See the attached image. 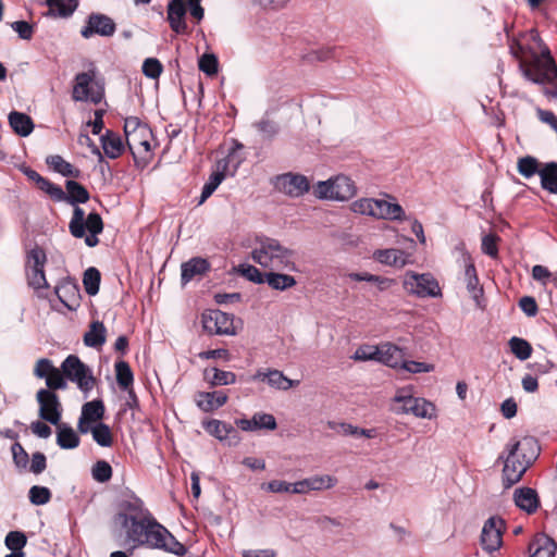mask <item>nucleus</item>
I'll use <instances>...</instances> for the list:
<instances>
[{
	"instance_id": "obj_58",
	"label": "nucleus",
	"mask_w": 557,
	"mask_h": 557,
	"mask_svg": "<svg viewBox=\"0 0 557 557\" xmlns=\"http://www.w3.org/2000/svg\"><path fill=\"white\" fill-rule=\"evenodd\" d=\"M400 369L409 373H425L434 370V364L419 361H406L404 359Z\"/></svg>"
},
{
	"instance_id": "obj_9",
	"label": "nucleus",
	"mask_w": 557,
	"mask_h": 557,
	"mask_svg": "<svg viewBox=\"0 0 557 557\" xmlns=\"http://www.w3.org/2000/svg\"><path fill=\"white\" fill-rule=\"evenodd\" d=\"M150 517L151 513L145 508L143 500L135 495H131L121 500L115 522L125 531H128V528H134L136 523H143L144 520L146 521Z\"/></svg>"
},
{
	"instance_id": "obj_17",
	"label": "nucleus",
	"mask_w": 557,
	"mask_h": 557,
	"mask_svg": "<svg viewBox=\"0 0 557 557\" xmlns=\"http://www.w3.org/2000/svg\"><path fill=\"white\" fill-rule=\"evenodd\" d=\"M116 30L114 21L103 13H90L85 26L81 29L83 38L88 39L95 35L111 37Z\"/></svg>"
},
{
	"instance_id": "obj_23",
	"label": "nucleus",
	"mask_w": 557,
	"mask_h": 557,
	"mask_svg": "<svg viewBox=\"0 0 557 557\" xmlns=\"http://www.w3.org/2000/svg\"><path fill=\"white\" fill-rule=\"evenodd\" d=\"M152 131L149 126H146L139 133L131 136L127 140V147L131 150L134 158H143L151 151Z\"/></svg>"
},
{
	"instance_id": "obj_48",
	"label": "nucleus",
	"mask_w": 557,
	"mask_h": 557,
	"mask_svg": "<svg viewBox=\"0 0 557 557\" xmlns=\"http://www.w3.org/2000/svg\"><path fill=\"white\" fill-rule=\"evenodd\" d=\"M509 346L512 354L520 360H527L532 352L531 345L523 338L512 337L509 341Z\"/></svg>"
},
{
	"instance_id": "obj_47",
	"label": "nucleus",
	"mask_w": 557,
	"mask_h": 557,
	"mask_svg": "<svg viewBox=\"0 0 557 557\" xmlns=\"http://www.w3.org/2000/svg\"><path fill=\"white\" fill-rule=\"evenodd\" d=\"M518 172L525 178L532 177L539 171V162L534 157L525 156L517 162Z\"/></svg>"
},
{
	"instance_id": "obj_40",
	"label": "nucleus",
	"mask_w": 557,
	"mask_h": 557,
	"mask_svg": "<svg viewBox=\"0 0 557 557\" xmlns=\"http://www.w3.org/2000/svg\"><path fill=\"white\" fill-rule=\"evenodd\" d=\"M265 283L275 290H285L296 285V280L292 275L277 272H267Z\"/></svg>"
},
{
	"instance_id": "obj_3",
	"label": "nucleus",
	"mask_w": 557,
	"mask_h": 557,
	"mask_svg": "<svg viewBox=\"0 0 557 557\" xmlns=\"http://www.w3.org/2000/svg\"><path fill=\"white\" fill-rule=\"evenodd\" d=\"M34 375L45 383H95L91 369L75 355L67 356L60 368L50 359L41 358L35 364Z\"/></svg>"
},
{
	"instance_id": "obj_10",
	"label": "nucleus",
	"mask_w": 557,
	"mask_h": 557,
	"mask_svg": "<svg viewBox=\"0 0 557 557\" xmlns=\"http://www.w3.org/2000/svg\"><path fill=\"white\" fill-rule=\"evenodd\" d=\"M393 411L395 413H412L419 418L432 419L435 416V407L432 403L413 397L409 392L399 391L393 400Z\"/></svg>"
},
{
	"instance_id": "obj_53",
	"label": "nucleus",
	"mask_w": 557,
	"mask_h": 557,
	"mask_svg": "<svg viewBox=\"0 0 557 557\" xmlns=\"http://www.w3.org/2000/svg\"><path fill=\"white\" fill-rule=\"evenodd\" d=\"M23 173L29 180L34 181L41 190L47 193L49 196L51 195L52 188L54 187L53 183L42 177L39 173H37L35 170H32L30 168H24Z\"/></svg>"
},
{
	"instance_id": "obj_44",
	"label": "nucleus",
	"mask_w": 557,
	"mask_h": 557,
	"mask_svg": "<svg viewBox=\"0 0 557 557\" xmlns=\"http://www.w3.org/2000/svg\"><path fill=\"white\" fill-rule=\"evenodd\" d=\"M83 284L88 295H96L99 292L100 272L96 268H88L84 273Z\"/></svg>"
},
{
	"instance_id": "obj_34",
	"label": "nucleus",
	"mask_w": 557,
	"mask_h": 557,
	"mask_svg": "<svg viewBox=\"0 0 557 557\" xmlns=\"http://www.w3.org/2000/svg\"><path fill=\"white\" fill-rule=\"evenodd\" d=\"M9 124L13 131L22 137L28 136L34 129V123L30 116L17 111H12L9 114Z\"/></svg>"
},
{
	"instance_id": "obj_7",
	"label": "nucleus",
	"mask_w": 557,
	"mask_h": 557,
	"mask_svg": "<svg viewBox=\"0 0 557 557\" xmlns=\"http://www.w3.org/2000/svg\"><path fill=\"white\" fill-rule=\"evenodd\" d=\"M243 148L244 146L242 144L236 143L227 157L216 162V170L209 176V180L202 187V191L198 200L199 206L202 205L215 191L219 185L224 181L227 173H231L232 175L235 174L238 166L244 161V157L238 153V151Z\"/></svg>"
},
{
	"instance_id": "obj_1",
	"label": "nucleus",
	"mask_w": 557,
	"mask_h": 557,
	"mask_svg": "<svg viewBox=\"0 0 557 557\" xmlns=\"http://www.w3.org/2000/svg\"><path fill=\"white\" fill-rule=\"evenodd\" d=\"M64 191L54 184L50 197L54 201L66 202L74 207L72 219L69 223V231L75 238H84L88 247L98 245V235L103 231V222L99 213L90 212L86 215L84 209L78 203H85L89 200L88 190L76 181L69 180L65 183Z\"/></svg>"
},
{
	"instance_id": "obj_27",
	"label": "nucleus",
	"mask_w": 557,
	"mask_h": 557,
	"mask_svg": "<svg viewBox=\"0 0 557 557\" xmlns=\"http://www.w3.org/2000/svg\"><path fill=\"white\" fill-rule=\"evenodd\" d=\"M513 500L518 508L521 510L533 513L540 506V498L534 488L519 487L513 493Z\"/></svg>"
},
{
	"instance_id": "obj_51",
	"label": "nucleus",
	"mask_w": 557,
	"mask_h": 557,
	"mask_svg": "<svg viewBox=\"0 0 557 557\" xmlns=\"http://www.w3.org/2000/svg\"><path fill=\"white\" fill-rule=\"evenodd\" d=\"M352 358L358 361H376L377 360V345L364 344L359 346Z\"/></svg>"
},
{
	"instance_id": "obj_55",
	"label": "nucleus",
	"mask_w": 557,
	"mask_h": 557,
	"mask_svg": "<svg viewBox=\"0 0 557 557\" xmlns=\"http://www.w3.org/2000/svg\"><path fill=\"white\" fill-rule=\"evenodd\" d=\"M253 126L258 129L259 133L262 134L265 139H272L275 137L280 129L275 122L268 119H262L261 121L255 123Z\"/></svg>"
},
{
	"instance_id": "obj_8",
	"label": "nucleus",
	"mask_w": 557,
	"mask_h": 557,
	"mask_svg": "<svg viewBox=\"0 0 557 557\" xmlns=\"http://www.w3.org/2000/svg\"><path fill=\"white\" fill-rule=\"evenodd\" d=\"M523 76L539 85L554 84L557 81V66L548 50L534 54L530 63H520Z\"/></svg>"
},
{
	"instance_id": "obj_31",
	"label": "nucleus",
	"mask_w": 557,
	"mask_h": 557,
	"mask_svg": "<svg viewBox=\"0 0 557 557\" xmlns=\"http://www.w3.org/2000/svg\"><path fill=\"white\" fill-rule=\"evenodd\" d=\"M182 283L187 284L196 276L205 274L210 269V264L207 259L195 257L182 264Z\"/></svg>"
},
{
	"instance_id": "obj_61",
	"label": "nucleus",
	"mask_w": 557,
	"mask_h": 557,
	"mask_svg": "<svg viewBox=\"0 0 557 557\" xmlns=\"http://www.w3.org/2000/svg\"><path fill=\"white\" fill-rule=\"evenodd\" d=\"M116 381L117 383H132L133 373L128 363L125 361H119L115 363Z\"/></svg>"
},
{
	"instance_id": "obj_59",
	"label": "nucleus",
	"mask_w": 557,
	"mask_h": 557,
	"mask_svg": "<svg viewBox=\"0 0 557 557\" xmlns=\"http://www.w3.org/2000/svg\"><path fill=\"white\" fill-rule=\"evenodd\" d=\"M294 483L281 480H273L262 484V490L271 493H293Z\"/></svg>"
},
{
	"instance_id": "obj_38",
	"label": "nucleus",
	"mask_w": 557,
	"mask_h": 557,
	"mask_svg": "<svg viewBox=\"0 0 557 557\" xmlns=\"http://www.w3.org/2000/svg\"><path fill=\"white\" fill-rule=\"evenodd\" d=\"M348 277L350 280L357 281V282L364 281V282H370V284H375L380 292L389 289L396 283L394 278L379 276V275L370 274L368 272L349 273Z\"/></svg>"
},
{
	"instance_id": "obj_49",
	"label": "nucleus",
	"mask_w": 557,
	"mask_h": 557,
	"mask_svg": "<svg viewBox=\"0 0 557 557\" xmlns=\"http://www.w3.org/2000/svg\"><path fill=\"white\" fill-rule=\"evenodd\" d=\"M91 475L95 481L106 483L112 476V468L106 460H98L91 468Z\"/></svg>"
},
{
	"instance_id": "obj_5",
	"label": "nucleus",
	"mask_w": 557,
	"mask_h": 557,
	"mask_svg": "<svg viewBox=\"0 0 557 557\" xmlns=\"http://www.w3.org/2000/svg\"><path fill=\"white\" fill-rule=\"evenodd\" d=\"M351 212L360 215L371 216L377 220H405V211L397 202H391L385 199L362 197L349 205Z\"/></svg>"
},
{
	"instance_id": "obj_62",
	"label": "nucleus",
	"mask_w": 557,
	"mask_h": 557,
	"mask_svg": "<svg viewBox=\"0 0 557 557\" xmlns=\"http://www.w3.org/2000/svg\"><path fill=\"white\" fill-rule=\"evenodd\" d=\"M11 27L24 40H29L33 37V26L26 21H15L11 24Z\"/></svg>"
},
{
	"instance_id": "obj_11",
	"label": "nucleus",
	"mask_w": 557,
	"mask_h": 557,
	"mask_svg": "<svg viewBox=\"0 0 557 557\" xmlns=\"http://www.w3.org/2000/svg\"><path fill=\"white\" fill-rule=\"evenodd\" d=\"M403 286L408 294L419 298L441 295L437 281L429 273L418 274L409 271L404 276Z\"/></svg>"
},
{
	"instance_id": "obj_12",
	"label": "nucleus",
	"mask_w": 557,
	"mask_h": 557,
	"mask_svg": "<svg viewBox=\"0 0 557 557\" xmlns=\"http://www.w3.org/2000/svg\"><path fill=\"white\" fill-rule=\"evenodd\" d=\"M272 183L276 190L290 198L302 197L311 187V182L306 175L293 172L276 175Z\"/></svg>"
},
{
	"instance_id": "obj_52",
	"label": "nucleus",
	"mask_w": 557,
	"mask_h": 557,
	"mask_svg": "<svg viewBox=\"0 0 557 557\" xmlns=\"http://www.w3.org/2000/svg\"><path fill=\"white\" fill-rule=\"evenodd\" d=\"M238 272L250 282L256 284L265 283V273L260 272L259 269L251 264H240Z\"/></svg>"
},
{
	"instance_id": "obj_42",
	"label": "nucleus",
	"mask_w": 557,
	"mask_h": 557,
	"mask_svg": "<svg viewBox=\"0 0 557 557\" xmlns=\"http://www.w3.org/2000/svg\"><path fill=\"white\" fill-rule=\"evenodd\" d=\"M539 174L542 187L552 194H557V163H547Z\"/></svg>"
},
{
	"instance_id": "obj_24",
	"label": "nucleus",
	"mask_w": 557,
	"mask_h": 557,
	"mask_svg": "<svg viewBox=\"0 0 557 557\" xmlns=\"http://www.w3.org/2000/svg\"><path fill=\"white\" fill-rule=\"evenodd\" d=\"M404 351L397 345L385 342L377 345V362L391 368L401 367L404 361Z\"/></svg>"
},
{
	"instance_id": "obj_4",
	"label": "nucleus",
	"mask_w": 557,
	"mask_h": 557,
	"mask_svg": "<svg viewBox=\"0 0 557 557\" xmlns=\"http://www.w3.org/2000/svg\"><path fill=\"white\" fill-rule=\"evenodd\" d=\"M252 260L262 268L276 271H294V252L275 238L260 237L251 251Z\"/></svg>"
},
{
	"instance_id": "obj_32",
	"label": "nucleus",
	"mask_w": 557,
	"mask_h": 557,
	"mask_svg": "<svg viewBox=\"0 0 557 557\" xmlns=\"http://www.w3.org/2000/svg\"><path fill=\"white\" fill-rule=\"evenodd\" d=\"M103 153L110 159L119 158L124 151V143L121 136L112 131H107L100 138Z\"/></svg>"
},
{
	"instance_id": "obj_64",
	"label": "nucleus",
	"mask_w": 557,
	"mask_h": 557,
	"mask_svg": "<svg viewBox=\"0 0 557 557\" xmlns=\"http://www.w3.org/2000/svg\"><path fill=\"white\" fill-rule=\"evenodd\" d=\"M46 467H47L46 456L40 451L34 453L32 456L29 471L35 474H39L45 471Z\"/></svg>"
},
{
	"instance_id": "obj_43",
	"label": "nucleus",
	"mask_w": 557,
	"mask_h": 557,
	"mask_svg": "<svg viewBox=\"0 0 557 557\" xmlns=\"http://www.w3.org/2000/svg\"><path fill=\"white\" fill-rule=\"evenodd\" d=\"M104 406L101 400L95 399L83 405L82 414L84 420L97 422L103 418Z\"/></svg>"
},
{
	"instance_id": "obj_60",
	"label": "nucleus",
	"mask_w": 557,
	"mask_h": 557,
	"mask_svg": "<svg viewBox=\"0 0 557 557\" xmlns=\"http://www.w3.org/2000/svg\"><path fill=\"white\" fill-rule=\"evenodd\" d=\"M148 124L143 123L137 116H129L125 119L124 122V133L126 140L135 135V133H139L141 129H144Z\"/></svg>"
},
{
	"instance_id": "obj_57",
	"label": "nucleus",
	"mask_w": 557,
	"mask_h": 557,
	"mask_svg": "<svg viewBox=\"0 0 557 557\" xmlns=\"http://www.w3.org/2000/svg\"><path fill=\"white\" fill-rule=\"evenodd\" d=\"M199 69L209 76L218 73V59L214 54L206 53L199 59Z\"/></svg>"
},
{
	"instance_id": "obj_21",
	"label": "nucleus",
	"mask_w": 557,
	"mask_h": 557,
	"mask_svg": "<svg viewBox=\"0 0 557 557\" xmlns=\"http://www.w3.org/2000/svg\"><path fill=\"white\" fill-rule=\"evenodd\" d=\"M92 75L83 72L75 76V85L73 87L72 98L75 101H87L90 100L94 103H98L102 99L101 92H92L90 84L92 82Z\"/></svg>"
},
{
	"instance_id": "obj_39",
	"label": "nucleus",
	"mask_w": 557,
	"mask_h": 557,
	"mask_svg": "<svg viewBox=\"0 0 557 557\" xmlns=\"http://www.w3.org/2000/svg\"><path fill=\"white\" fill-rule=\"evenodd\" d=\"M57 444L62 449H74L79 445V437L71 426L61 424L58 428Z\"/></svg>"
},
{
	"instance_id": "obj_14",
	"label": "nucleus",
	"mask_w": 557,
	"mask_h": 557,
	"mask_svg": "<svg viewBox=\"0 0 557 557\" xmlns=\"http://www.w3.org/2000/svg\"><path fill=\"white\" fill-rule=\"evenodd\" d=\"M203 329L210 334L235 335L234 317L221 310H208L201 318Z\"/></svg>"
},
{
	"instance_id": "obj_35",
	"label": "nucleus",
	"mask_w": 557,
	"mask_h": 557,
	"mask_svg": "<svg viewBox=\"0 0 557 557\" xmlns=\"http://www.w3.org/2000/svg\"><path fill=\"white\" fill-rule=\"evenodd\" d=\"M202 428L221 442L227 440L231 434H236V430L231 424L215 419L203 421Z\"/></svg>"
},
{
	"instance_id": "obj_20",
	"label": "nucleus",
	"mask_w": 557,
	"mask_h": 557,
	"mask_svg": "<svg viewBox=\"0 0 557 557\" xmlns=\"http://www.w3.org/2000/svg\"><path fill=\"white\" fill-rule=\"evenodd\" d=\"M337 484V479L330 474H320L306 478L294 483L293 494H307L309 492H319L333 488Z\"/></svg>"
},
{
	"instance_id": "obj_45",
	"label": "nucleus",
	"mask_w": 557,
	"mask_h": 557,
	"mask_svg": "<svg viewBox=\"0 0 557 557\" xmlns=\"http://www.w3.org/2000/svg\"><path fill=\"white\" fill-rule=\"evenodd\" d=\"M26 543L27 537L22 531H10L4 539L7 548L13 553H24Z\"/></svg>"
},
{
	"instance_id": "obj_37",
	"label": "nucleus",
	"mask_w": 557,
	"mask_h": 557,
	"mask_svg": "<svg viewBox=\"0 0 557 557\" xmlns=\"http://www.w3.org/2000/svg\"><path fill=\"white\" fill-rule=\"evenodd\" d=\"M46 162L55 172L60 173L63 176L74 178H78L81 176V171L77 168H74L70 162L65 161L59 154L49 156Z\"/></svg>"
},
{
	"instance_id": "obj_50",
	"label": "nucleus",
	"mask_w": 557,
	"mask_h": 557,
	"mask_svg": "<svg viewBox=\"0 0 557 557\" xmlns=\"http://www.w3.org/2000/svg\"><path fill=\"white\" fill-rule=\"evenodd\" d=\"M28 497L33 505L40 506L50 502L51 492L48 487L34 485L28 492Z\"/></svg>"
},
{
	"instance_id": "obj_15",
	"label": "nucleus",
	"mask_w": 557,
	"mask_h": 557,
	"mask_svg": "<svg viewBox=\"0 0 557 557\" xmlns=\"http://www.w3.org/2000/svg\"><path fill=\"white\" fill-rule=\"evenodd\" d=\"M46 262V253L40 248L32 249L27 255L26 273L30 287L36 290L48 287V283L44 272Z\"/></svg>"
},
{
	"instance_id": "obj_30",
	"label": "nucleus",
	"mask_w": 557,
	"mask_h": 557,
	"mask_svg": "<svg viewBox=\"0 0 557 557\" xmlns=\"http://www.w3.org/2000/svg\"><path fill=\"white\" fill-rule=\"evenodd\" d=\"M186 9L183 0H171L168 4V21L171 28L177 33H185L187 29L186 22L184 20Z\"/></svg>"
},
{
	"instance_id": "obj_56",
	"label": "nucleus",
	"mask_w": 557,
	"mask_h": 557,
	"mask_svg": "<svg viewBox=\"0 0 557 557\" xmlns=\"http://www.w3.org/2000/svg\"><path fill=\"white\" fill-rule=\"evenodd\" d=\"M11 451L15 466L25 469L28 465L29 457L23 446L18 442H15L11 447Z\"/></svg>"
},
{
	"instance_id": "obj_28",
	"label": "nucleus",
	"mask_w": 557,
	"mask_h": 557,
	"mask_svg": "<svg viewBox=\"0 0 557 557\" xmlns=\"http://www.w3.org/2000/svg\"><path fill=\"white\" fill-rule=\"evenodd\" d=\"M226 400L227 395L222 391L201 392L195 396L196 405L205 412H210L222 407Z\"/></svg>"
},
{
	"instance_id": "obj_22",
	"label": "nucleus",
	"mask_w": 557,
	"mask_h": 557,
	"mask_svg": "<svg viewBox=\"0 0 557 557\" xmlns=\"http://www.w3.org/2000/svg\"><path fill=\"white\" fill-rule=\"evenodd\" d=\"M508 448L512 450L522 462L528 463V467L532 465L540 454L539 443L533 436H524L509 444Z\"/></svg>"
},
{
	"instance_id": "obj_36",
	"label": "nucleus",
	"mask_w": 557,
	"mask_h": 557,
	"mask_svg": "<svg viewBox=\"0 0 557 557\" xmlns=\"http://www.w3.org/2000/svg\"><path fill=\"white\" fill-rule=\"evenodd\" d=\"M106 342V327L102 322L94 321L84 335V344L88 347L98 348Z\"/></svg>"
},
{
	"instance_id": "obj_25",
	"label": "nucleus",
	"mask_w": 557,
	"mask_h": 557,
	"mask_svg": "<svg viewBox=\"0 0 557 557\" xmlns=\"http://www.w3.org/2000/svg\"><path fill=\"white\" fill-rule=\"evenodd\" d=\"M236 423L243 431H273L277 426L274 416L264 412H257L251 417V419H240Z\"/></svg>"
},
{
	"instance_id": "obj_63",
	"label": "nucleus",
	"mask_w": 557,
	"mask_h": 557,
	"mask_svg": "<svg viewBox=\"0 0 557 557\" xmlns=\"http://www.w3.org/2000/svg\"><path fill=\"white\" fill-rule=\"evenodd\" d=\"M482 251L485 255L493 257V258H495L497 256V253H498L497 237L495 235L488 234L482 238Z\"/></svg>"
},
{
	"instance_id": "obj_33",
	"label": "nucleus",
	"mask_w": 557,
	"mask_h": 557,
	"mask_svg": "<svg viewBox=\"0 0 557 557\" xmlns=\"http://www.w3.org/2000/svg\"><path fill=\"white\" fill-rule=\"evenodd\" d=\"M49 11L47 16L67 18L78 7V0H46Z\"/></svg>"
},
{
	"instance_id": "obj_29",
	"label": "nucleus",
	"mask_w": 557,
	"mask_h": 557,
	"mask_svg": "<svg viewBox=\"0 0 557 557\" xmlns=\"http://www.w3.org/2000/svg\"><path fill=\"white\" fill-rule=\"evenodd\" d=\"M556 542L546 534H537L529 545L531 557H555Z\"/></svg>"
},
{
	"instance_id": "obj_26",
	"label": "nucleus",
	"mask_w": 557,
	"mask_h": 557,
	"mask_svg": "<svg viewBox=\"0 0 557 557\" xmlns=\"http://www.w3.org/2000/svg\"><path fill=\"white\" fill-rule=\"evenodd\" d=\"M409 255L400 249H377L373 252V259L382 264L403 268L409 263Z\"/></svg>"
},
{
	"instance_id": "obj_54",
	"label": "nucleus",
	"mask_w": 557,
	"mask_h": 557,
	"mask_svg": "<svg viewBox=\"0 0 557 557\" xmlns=\"http://www.w3.org/2000/svg\"><path fill=\"white\" fill-rule=\"evenodd\" d=\"M163 66L156 58H148L143 63V73L146 77L156 79L162 73Z\"/></svg>"
},
{
	"instance_id": "obj_2",
	"label": "nucleus",
	"mask_w": 557,
	"mask_h": 557,
	"mask_svg": "<svg viewBox=\"0 0 557 557\" xmlns=\"http://www.w3.org/2000/svg\"><path fill=\"white\" fill-rule=\"evenodd\" d=\"M126 539L134 544L133 547L147 546L163 549L177 556H183L186 553L185 546L157 522L152 516L150 519L144 520L143 523H136L134 528H128Z\"/></svg>"
},
{
	"instance_id": "obj_41",
	"label": "nucleus",
	"mask_w": 557,
	"mask_h": 557,
	"mask_svg": "<svg viewBox=\"0 0 557 557\" xmlns=\"http://www.w3.org/2000/svg\"><path fill=\"white\" fill-rule=\"evenodd\" d=\"M252 380L257 383H299L298 380L287 379L283 372L272 369H261L257 371Z\"/></svg>"
},
{
	"instance_id": "obj_6",
	"label": "nucleus",
	"mask_w": 557,
	"mask_h": 557,
	"mask_svg": "<svg viewBox=\"0 0 557 557\" xmlns=\"http://www.w3.org/2000/svg\"><path fill=\"white\" fill-rule=\"evenodd\" d=\"M312 193L315 198L332 201H348L357 194L356 183L344 174L319 181L313 185Z\"/></svg>"
},
{
	"instance_id": "obj_19",
	"label": "nucleus",
	"mask_w": 557,
	"mask_h": 557,
	"mask_svg": "<svg viewBox=\"0 0 557 557\" xmlns=\"http://www.w3.org/2000/svg\"><path fill=\"white\" fill-rule=\"evenodd\" d=\"M456 251L460 255V258L463 261L465 281H466L467 289L471 294V297L475 301H478L479 298L483 294V288L479 285V278L476 275L474 264L471 260L470 253L466 250V247L463 244H459L456 247Z\"/></svg>"
},
{
	"instance_id": "obj_13",
	"label": "nucleus",
	"mask_w": 557,
	"mask_h": 557,
	"mask_svg": "<svg viewBox=\"0 0 557 557\" xmlns=\"http://www.w3.org/2000/svg\"><path fill=\"white\" fill-rule=\"evenodd\" d=\"M37 392L39 417L51 424H58L61 419V404L51 388H65L67 385H47Z\"/></svg>"
},
{
	"instance_id": "obj_18",
	"label": "nucleus",
	"mask_w": 557,
	"mask_h": 557,
	"mask_svg": "<svg viewBox=\"0 0 557 557\" xmlns=\"http://www.w3.org/2000/svg\"><path fill=\"white\" fill-rule=\"evenodd\" d=\"M528 468V463L522 462V460L508 448V455L505 458L503 469L504 488H509L518 483L522 479Z\"/></svg>"
},
{
	"instance_id": "obj_16",
	"label": "nucleus",
	"mask_w": 557,
	"mask_h": 557,
	"mask_svg": "<svg viewBox=\"0 0 557 557\" xmlns=\"http://www.w3.org/2000/svg\"><path fill=\"white\" fill-rule=\"evenodd\" d=\"M505 521L498 516L490 517L483 524L481 532V545L487 553L496 552L503 544Z\"/></svg>"
},
{
	"instance_id": "obj_46",
	"label": "nucleus",
	"mask_w": 557,
	"mask_h": 557,
	"mask_svg": "<svg viewBox=\"0 0 557 557\" xmlns=\"http://www.w3.org/2000/svg\"><path fill=\"white\" fill-rule=\"evenodd\" d=\"M91 434L94 441L102 447H110L112 445V434L110 428L104 423H98L92 426Z\"/></svg>"
}]
</instances>
